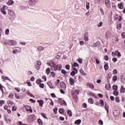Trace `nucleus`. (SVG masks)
I'll return each mask as SVG.
<instances>
[{
    "mask_svg": "<svg viewBox=\"0 0 125 125\" xmlns=\"http://www.w3.org/2000/svg\"><path fill=\"white\" fill-rule=\"evenodd\" d=\"M60 86L62 89H65V88H66V84H65V83L63 82H61Z\"/></svg>",
    "mask_w": 125,
    "mask_h": 125,
    "instance_id": "f257e3e1",
    "label": "nucleus"
},
{
    "mask_svg": "<svg viewBox=\"0 0 125 125\" xmlns=\"http://www.w3.org/2000/svg\"><path fill=\"white\" fill-rule=\"evenodd\" d=\"M9 42H10V45H16L17 42L15 40H9Z\"/></svg>",
    "mask_w": 125,
    "mask_h": 125,
    "instance_id": "f03ea898",
    "label": "nucleus"
},
{
    "mask_svg": "<svg viewBox=\"0 0 125 125\" xmlns=\"http://www.w3.org/2000/svg\"><path fill=\"white\" fill-rule=\"evenodd\" d=\"M84 40L85 42H87L88 41V33L87 32H85L84 33Z\"/></svg>",
    "mask_w": 125,
    "mask_h": 125,
    "instance_id": "7ed1b4c3",
    "label": "nucleus"
},
{
    "mask_svg": "<svg viewBox=\"0 0 125 125\" xmlns=\"http://www.w3.org/2000/svg\"><path fill=\"white\" fill-rule=\"evenodd\" d=\"M113 115L114 116H116V117H118V116H119V115H120V111L117 110H114L113 111Z\"/></svg>",
    "mask_w": 125,
    "mask_h": 125,
    "instance_id": "20e7f679",
    "label": "nucleus"
},
{
    "mask_svg": "<svg viewBox=\"0 0 125 125\" xmlns=\"http://www.w3.org/2000/svg\"><path fill=\"white\" fill-rule=\"evenodd\" d=\"M38 0H30L29 1V4L30 5H33V4H35L36 2H37Z\"/></svg>",
    "mask_w": 125,
    "mask_h": 125,
    "instance_id": "39448f33",
    "label": "nucleus"
},
{
    "mask_svg": "<svg viewBox=\"0 0 125 125\" xmlns=\"http://www.w3.org/2000/svg\"><path fill=\"white\" fill-rule=\"evenodd\" d=\"M101 44V43H100V42H97L93 44V46L94 47H97L98 46H100Z\"/></svg>",
    "mask_w": 125,
    "mask_h": 125,
    "instance_id": "423d86ee",
    "label": "nucleus"
},
{
    "mask_svg": "<svg viewBox=\"0 0 125 125\" xmlns=\"http://www.w3.org/2000/svg\"><path fill=\"white\" fill-rule=\"evenodd\" d=\"M121 81L123 83H125V74H123L121 77Z\"/></svg>",
    "mask_w": 125,
    "mask_h": 125,
    "instance_id": "0eeeda50",
    "label": "nucleus"
},
{
    "mask_svg": "<svg viewBox=\"0 0 125 125\" xmlns=\"http://www.w3.org/2000/svg\"><path fill=\"white\" fill-rule=\"evenodd\" d=\"M55 68L58 71H61V69H62V65L59 64V65H56L55 67Z\"/></svg>",
    "mask_w": 125,
    "mask_h": 125,
    "instance_id": "6e6552de",
    "label": "nucleus"
},
{
    "mask_svg": "<svg viewBox=\"0 0 125 125\" xmlns=\"http://www.w3.org/2000/svg\"><path fill=\"white\" fill-rule=\"evenodd\" d=\"M4 8H5V7H4V6H3L2 8H1L0 10H1V12L4 14V15H6V12L5 11V10H4Z\"/></svg>",
    "mask_w": 125,
    "mask_h": 125,
    "instance_id": "1a4fd4ad",
    "label": "nucleus"
},
{
    "mask_svg": "<svg viewBox=\"0 0 125 125\" xmlns=\"http://www.w3.org/2000/svg\"><path fill=\"white\" fill-rule=\"evenodd\" d=\"M69 83L71 85H73L75 83V80L72 77H70L69 79Z\"/></svg>",
    "mask_w": 125,
    "mask_h": 125,
    "instance_id": "9d476101",
    "label": "nucleus"
},
{
    "mask_svg": "<svg viewBox=\"0 0 125 125\" xmlns=\"http://www.w3.org/2000/svg\"><path fill=\"white\" fill-rule=\"evenodd\" d=\"M104 108L105 109L107 114H109V104H106L104 106Z\"/></svg>",
    "mask_w": 125,
    "mask_h": 125,
    "instance_id": "9b49d317",
    "label": "nucleus"
},
{
    "mask_svg": "<svg viewBox=\"0 0 125 125\" xmlns=\"http://www.w3.org/2000/svg\"><path fill=\"white\" fill-rule=\"evenodd\" d=\"M105 4H106L107 6H110L111 5V1L109 0H105L104 1Z\"/></svg>",
    "mask_w": 125,
    "mask_h": 125,
    "instance_id": "f8f14e48",
    "label": "nucleus"
},
{
    "mask_svg": "<svg viewBox=\"0 0 125 125\" xmlns=\"http://www.w3.org/2000/svg\"><path fill=\"white\" fill-rule=\"evenodd\" d=\"M88 101L90 104H93V103H94V101H93V99H92V98H89Z\"/></svg>",
    "mask_w": 125,
    "mask_h": 125,
    "instance_id": "ddd939ff",
    "label": "nucleus"
},
{
    "mask_svg": "<svg viewBox=\"0 0 125 125\" xmlns=\"http://www.w3.org/2000/svg\"><path fill=\"white\" fill-rule=\"evenodd\" d=\"M105 88L106 90H109V89L111 88V85H110V84H106L105 85Z\"/></svg>",
    "mask_w": 125,
    "mask_h": 125,
    "instance_id": "4468645a",
    "label": "nucleus"
},
{
    "mask_svg": "<svg viewBox=\"0 0 125 125\" xmlns=\"http://www.w3.org/2000/svg\"><path fill=\"white\" fill-rule=\"evenodd\" d=\"M106 39H109L111 37V33L109 32H107L105 34Z\"/></svg>",
    "mask_w": 125,
    "mask_h": 125,
    "instance_id": "2eb2a0df",
    "label": "nucleus"
},
{
    "mask_svg": "<svg viewBox=\"0 0 125 125\" xmlns=\"http://www.w3.org/2000/svg\"><path fill=\"white\" fill-rule=\"evenodd\" d=\"M37 102H39L41 107H42V105H43V101L42 100H38Z\"/></svg>",
    "mask_w": 125,
    "mask_h": 125,
    "instance_id": "dca6fc26",
    "label": "nucleus"
},
{
    "mask_svg": "<svg viewBox=\"0 0 125 125\" xmlns=\"http://www.w3.org/2000/svg\"><path fill=\"white\" fill-rule=\"evenodd\" d=\"M37 49L38 51L42 52L44 49V48H43L42 46H39L38 48H37Z\"/></svg>",
    "mask_w": 125,
    "mask_h": 125,
    "instance_id": "f3484780",
    "label": "nucleus"
},
{
    "mask_svg": "<svg viewBox=\"0 0 125 125\" xmlns=\"http://www.w3.org/2000/svg\"><path fill=\"white\" fill-rule=\"evenodd\" d=\"M118 5L119 8H120V9H123L124 8V4L122 3V2H121L120 4H118Z\"/></svg>",
    "mask_w": 125,
    "mask_h": 125,
    "instance_id": "a211bd4d",
    "label": "nucleus"
},
{
    "mask_svg": "<svg viewBox=\"0 0 125 125\" xmlns=\"http://www.w3.org/2000/svg\"><path fill=\"white\" fill-rule=\"evenodd\" d=\"M8 14L11 16H13V15L14 14V12H13V11L11 10H8Z\"/></svg>",
    "mask_w": 125,
    "mask_h": 125,
    "instance_id": "6ab92c4d",
    "label": "nucleus"
},
{
    "mask_svg": "<svg viewBox=\"0 0 125 125\" xmlns=\"http://www.w3.org/2000/svg\"><path fill=\"white\" fill-rule=\"evenodd\" d=\"M61 105L67 106V103L65 101L63 100L61 102Z\"/></svg>",
    "mask_w": 125,
    "mask_h": 125,
    "instance_id": "aec40b11",
    "label": "nucleus"
},
{
    "mask_svg": "<svg viewBox=\"0 0 125 125\" xmlns=\"http://www.w3.org/2000/svg\"><path fill=\"white\" fill-rule=\"evenodd\" d=\"M109 63H107L104 65V69L105 71H108L109 70V66H108Z\"/></svg>",
    "mask_w": 125,
    "mask_h": 125,
    "instance_id": "412c9836",
    "label": "nucleus"
},
{
    "mask_svg": "<svg viewBox=\"0 0 125 125\" xmlns=\"http://www.w3.org/2000/svg\"><path fill=\"white\" fill-rule=\"evenodd\" d=\"M112 88L114 91H117L118 90V86L117 85H114Z\"/></svg>",
    "mask_w": 125,
    "mask_h": 125,
    "instance_id": "4be33fe9",
    "label": "nucleus"
},
{
    "mask_svg": "<svg viewBox=\"0 0 125 125\" xmlns=\"http://www.w3.org/2000/svg\"><path fill=\"white\" fill-rule=\"evenodd\" d=\"M80 74L83 76H86V73H84V71L83 69L80 70Z\"/></svg>",
    "mask_w": 125,
    "mask_h": 125,
    "instance_id": "5701e85b",
    "label": "nucleus"
},
{
    "mask_svg": "<svg viewBox=\"0 0 125 125\" xmlns=\"http://www.w3.org/2000/svg\"><path fill=\"white\" fill-rule=\"evenodd\" d=\"M81 123H82V120H81L80 119L76 120L75 122V125H80Z\"/></svg>",
    "mask_w": 125,
    "mask_h": 125,
    "instance_id": "b1692460",
    "label": "nucleus"
},
{
    "mask_svg": "<svg viewBox=\"0 0 125 125\" xmlns=\"http://www.w3.org/2000/svg\"><path fill=\"white\" fill-rule=\"evenodd\" d=\"M117 54H118V51H116L115 52H112V55L113 57H115L116 55H117Z\"/></svg>",
    "mask_w": 125,
    "mask_h": 125,
    "instance_id": "393cba45",
    "label": "nucleus"
},
{
    "mask_svg": "<svg viewBox=\"0 0 125 125\" xmlns=\"http://www.w3.org/2000/svg\"><path fill=\"white\" fill-rule=\"evenodd\" d=\"M117 28L118 29V30H121V29H122V24L121 23L117 24Z\"/></svg>",
    "mask_w": 125,
    "mask_h": 125,
    "instance_id": "a878e982",
    "label": "nucleus"
},
{
    "mask_svg": "<svg viewBox=\"0 0 125 125\" xmlns=\"http://www.w3.org/2000/svg\"><path fill=\"white\" fill-rule=\"evenodd\" d=\"M118 78L116 76H114L112 78V80L114 82V83H115L116 82V81H117Z\"/></svg>",
    "mask_w": 125,
    "mask_h": 125,
    "instance_id": "bb28decb",
    "label": "nucleus"
},
{
    "mask_svg": "<svg viewBox=\"0 0 125 125\" xmlns=\"http://www.w3.org/2000/svg\"><path fill=\"white\" fill-rule=\"evenodd\" d=\"M67 114L69 117H72V111L71 110H67Z\"/></svg>",
    "mask_w": 125,
    "mask_h": 125,
    "instance_id": "cd10ccee",
    "label": "nucleus"
},
{
    "mask_svg": "<svg viewBox=\"0 0 125 125\" xmlns=\"http://www.w3.org/2000/svg\"><path fill=\"white\" fill-rule=\"evenodd\" d=\"M3 86L0 83V90H1L2 93H3Z\"/></svg>",
    "mask_w": 125,
    "mask_h": 125,
    "instance_id": "c85d7f7f",
    "label": "nucleus"
},
{
    "mask_svg": "<svg viewBox=\"0 0 125 125\" xmlns=\"http://www.w3.org/2000/svg\"><path fill=\"white\" fill-rule=\"evenodd\" d=\"M89 2H87L86 3V9L88 10L89 9Z\"/></svg>",
    "mask_w": 125,
    "mask_h": 125,
    "instance_id": "c756f323",
    "label": "nucleus"
},
{
    "mask_svg": "<svg viewBox=\"0 0 125 125\" xmlns=\"http://www.w3.org/2000/svg\"><path fill=\"white\" fill-rule=\"evenodd\" d=\"M100 103H101V106H104V101H103V100H100Z\"/></svg>",
    "mask_w": 125,
    "mask_h": 125,
    "instance_id": "7c9ffc66",
    "label": "nucleus"
},
{
    "mask_svg": "<svg viewBox=\"0 0 125 125\" xmlns=\"http://www.w3.org/2000/svg\"><path fill=\"white\" fill-rule=\"evenodd\" d=\"M39 86L41 88H43L44 87V84L41 83L39 84Z\"/></svg>",
    "mask_w": 125,
    "mask_h": 125,
    "instance_id": "2f4dec72",
    "label": "nucleus"
},
{
    "mask_svg": "<svg viewBox=\"0 0 125 125\" xmlns=\"http://www.w3.org/2000/svg\"><path fill=\"white\" fill-rule=\"evenodd\" d=\"M36 63L38 67H40L42 65V62L40 61H36Z\"/></svg>",
    "mask_w": 125,
    "mask_h": 125,
    "instance_id": "473e14b6",
    "label": "nucleus"
},
{
    "mask_svg": "<svg viewBox=\"0 0 125 125\" xmlns=\"http://www.w3.org/2000/svg\"><path fill=\"white\" fill-rule=\"evenodd\" d=\"M49 73H50V69L49 68L46 69V74H47V75H49Z\"/></svg>",
    "mask_w": 125,
    "mask_h": 125,
    "instance_id": "72a5a7b5",
    "label": "nucleus"
},
{
    "mask_svg": "<svg viewBox=\"0 0 125 125\" xmlns=\"http://www.w3.org/2000/svg\"><path fill=\"white\" fill-rule=\"evenodd\" d=\"M38 124H39V125H42V120H41L40 119H38Z\"/></svg>",
    "mask_w": 125,
    "mask_h": 125,
    "instance_id": "f704fd0d",
    "label": "nucleus"
},
{
    "mask_svg": "<svg viewBox=\"0 0 125 125\" xmlns=\"http://www.w3.org/2000/svg\"><path fill=\"white\" fill-rule=\"evenodd\" d=\"M78 62L80 63V64H83V59H81V58H79L78 59Z\"/></svg>",
    "mask_w": 125,
    "mask_h": 125,
    "instance_id": "c9c22d12",
    "label": "nucleus"
},
{
    "mask_svg": "<svg viewBox=\"0 0 125 125\" xmlns=\"http://www.w3.org/2000/svg\"><path fill=\"white\" fill-rule=\"evenodd\" d=\"M57 110H58V108H57V107H55V108H54L53 111L55 114H57Z\"/></svg>",
    "mask_w": 125,
    "mask_h": 125,
    "instance_id": "e433bc0d",
    "label": "nucleus"
},
{
    "mask_svg": "<svg viewBox=\"0 0 125 125\" xmlns=\"http://www.w3.org/2000/svg\"><path fill=\"white\" fill-rule=\"evenodd\" d=\"M100 11L103 15H104V11H103V9L102 7L100 8Z\"/></svg>",
    "mask_w": 125,
    "mask_h": 125,
    "instance_id": "4c0bfd02",
    "label": "nucleus"
},
{
    "mask_svg": "<svg viewBox=\"0 0 125 125\" xmlns=\"http://www.w3.org/2000/svg\"><path fill=\"white\" fill-rule=\"evenodd\" d=\"M103 25V22L101 21L98 24V27H101Z\"/></svg>",
    "mask_w": 125,
    "mask_h": 125,
    "instance_id": "58836bf2",
    "label": "nucleus"
},
{
    "mask_svg": "<svg viewBox=\"0 0 125 125\" xmlns=\"http://www.w3.org/2000/svg\"><path fill=\"white\" fill-rule=\"evenodd\" d=\"M41 115H42V117H43L45 119H47V117H46V115H45V114L42 113H41Z\"/></svg>",
    "mask_w": 125,
    "mask_h": 125,
    "instance_id": "ea45409f",
    "label": "nucleus"
},
{
    "mask_svg": "<svg viewBox=\"0 0 125 125\" xmlns=\"http://www.w3.org/2000/svg\"><path fill=\"white\" fill-rule=\"evenodd\" d=\"M71 76H73V77H74V76L75 75H76V72H75V71H72L70 73Z\"/></svg>",
    "mask_w": 125,
    "mask_h": 125,
    "instance_id": "a19ab883",
    "label": "nucleus"
},
{
    "mask_svg": "<svg viewBox=\"0 0 125 125\" xmlns=\"http://www.w3.org/2000/svg\"><path fill=\"white\" fill-rule=\"evenodd\" d=\"M118 18H119V15H115L114 16V20H117V19H118Z\"/></svg>",
    "mask_w": 125,
    "mask_h": 125,
    "instance_id": "79ce46f5",
    "label": "nucleus"
},
{
    "mask_svg": "<svg viewBox=\"0 0 125 125\" xmlns=\"http://www.w3.org/2000/svg\"><path fill=\"white\" fill-rule=\"evenodd\" d=\"M3 104H4V101H0V106H2Z\"/></svg>",
    "mask_w": 125,
    "mask_h": 125,
    "instance_id": "37998d69",
    "label": "nucleus"
},
{
    "mask_svg": "<svg viewBox=\"0 0 125 125\" xmlns=\"http://www.w3.org/2000/svg\"><path fill=\"white\" fill-rule=\"evenodd\" d=\"M88 85H89L90 88H94V86L93 85V84L90 83V84H89Z\"/></svg>",
    "mask_w": 125,
    "mask_h": 125,
    "instance_id": "c03bdc74",
    "label": "nucleus"
},
{
    "mask_svg": "<svg viewBox=\"0 0 125 125\" xmlns=\"http://www.w3.org/2000/svg\"><path fill=\"white\" fill-rule=\"evenodd\" d=\"M65 68L66 69V70H70V65L69 64L66 65Z\"/></svg>",
    "mask_w": 125,
    "mask_h": 125,
    "instance_id": "a18cd8bd",
    "label": "nucleus"
},
{
    "mask_svg": "<svg viewBox=\"0 0 125 125\" xmlns=\"http://www.w3.org/2000/svg\"><path fill=\"white\" fill-rule=\"evenodd\" d=\"M62 73L63 75H66V74H67V72H66L65 70L62 69Z\"/></svg>",
    "mask_w": 125,
    "mask_h": 125,
    "instance_id": "49530a36",
    "label": "nucleus"
},
{
    "mask_svg": "<svg viewBox=\"0 0 125 125\" xmlns=\"http://www.w3.org/2000/svg\"><path fill=\"white\" fill-rule=\"evenodd\" d=\"M114 75H117L118 74V71L116 69H114L113 71Z\"/></svg>",
    "mask_w": 125,
    "mask_h": 125,
    "instance_id": "de8ad7c7",
    "label": "nucleus"
},
{
    "mask_svg": "<svg viewBox=\"0 0 125 125\" xmlns=\"http://www.w3.org/2000/svg\"><path fill=\"white\" fill-rule=\"evenodd\" d=\"M57 83H56V85H57V86H58V85H59V83H60V80L58 79L57 80Z\"/></svg>",
    "mask_w": 125,
    "mask_h": 125,
    "instance_id": "09e8293b",
    "label": "nucleus"
},
{
    "mask_svg": "<svg viewBox=\"0 0 125 125\" xmlns=\"http://www.w3.org/2000/svg\"><path fill=\"white\" fill-rule=\"evenodd\" d=\"M59 113L60 114H63V113H64V111H63V109L62 108H60L59 109Z\"/></svg>",
    "mask_w": 125,
    "mask_h": 125,
    "instance_id": "8fccbe9b",
    "label": "nucleus"
},
{
    "mask_svg": "<svg viewBox=\"0 0 125 125\" xmlns=\"http://www.w3.org/2000/svg\"><path fill=\"white\" fill-rule=\"evenodd\" d=\"M51 75L52 77H53V78H54V77H55V73L54 72H51Z\"/></svg>",
    "mask_w": 125,
    "mask_h": 125,
    "instance_id": "3c124183",
    "label": "nucleus"
},
{
    "mask_svg": "<svg viewBox=\"0 0 125 125\" xmlns=\"http://www.w3.org/2000/svg\"><path fill=\"white\" fill-rule=\"evenodd\" d=\"M104 60H106V61L109 60V57L108 56L106 55L104 57Z\"/></svg>",
    "mask_w": 125,
    "mask_h": 125,
    "instance_id": "603ef678",
    "label": "nucleus"
},
{
    "mask_svg": "<svg viewBox=\"0 0 125 125\" xmlns=\"http://www.w3.org/2000/svg\"><path fill=\"white\" fill-rule=\"evenodd\" d=\"M14 96V94L13 93H11V94H9V97L10 98H12Z\"/></svg>",
    "mask_w": 125,
    "mask_h": 125,
    "instance_id": "864d4df0",
    "label": "nucleus"
},
{
    "mask_svg": "<svg viewBox=\"0 0 125 125\" xmlns=\"http://www.w3.org/2000/svg\"><path fill=\"white\" fill-rule=\"evenodd\" d=\"M114 95H116V96H117V95H119V92H118L117 91H114Z\"/></svg>",
    "mask_w": 125,
    "mask_h": 125,
    "instance_id": "5fc2aeb1",
    "label": "nucleus"
},
{
    "mask_svg": "<svg viewBox=\"0 0 125 125\" xmlns=\"http://www.w3.org/2000/svg\"><path fill=\"white\" fill-rule=\"evenodd\" d=\"M5 120L8 122L9 124H10L11 123V120L9 119L6 118Z\"/></svg>",
    "mask_w": 125,
    "mask_h": 125,
    "instance_id": "6e6d98bb",
    "label": "nucleus"
},
{
    "mask_svg": "<svg viewBox=\"0 0 125 125\" xmlns=\"http://www.w3.org/2000/svg\"><path fill=\"white\" fill-rule=\"evenodd\" d=\"M80 45H83V44H84V42L83 41H81L80 42Z\"/></svg>",
    "mask_w": 125,
    "mask_h": 125,
    "instance_id": "4d7b16f0",
    "label": "nucleus"
},
{
    "mask_svg": "<svg viewBox=\"0 0 125 125\" xmlns=\"http://www.w3.org/2000/svg\"><path fill=\"white\" fill-rule=\"evenodd\" d=\"M112 61H113V62H117V61H118V59L116 58H113L112 59Z\"/></svg>",
    "mask_w": 125,
    "mask_h": 125,
    "instance_id": "13d9d810",
    "label": "nucleus"
},
{
    "mask_svg": "<svg viewBox=\"0 0 125 125\" xmlns=\"http://www.w3.org/2000/svg\"><path fill=\"white\" fill-rule=\"evenodd\" d=\"M99 125H103V121L101 120H100L99 121Z\"/></svg>",
    "mask_w": 125,
    "mask_h": 125,
    "instance_id": "bf43d9fd",
    "label": "nucleus"
},
{
    "mask_svg": "<svg viewBox=\"0 0 125 125\" xmlns=\"http://www.w3.org/2000/svg\"><path fill=\"white\" fill-rule=\"evenodd\" d=\"M117 55L118 57H121V56H122V55H121V53H120V52H119V51H118Z\"/></svg>",
    "mask_w": 125,
    "mask_h": 125,
    "instance_id": "052dcab7",
    "label": "nucleus"
},
{
    "mask_svg": "<svg viewBox=\"0 0 125 125\" xmlns=\"http://www.w3.org/2000/svg\"><path fill=\"white\" fill-rule=\"evenodd\" d=\"M51 96H52V97H53V98H55V97H56V95H55V94L54 93H51Z\"/></svg>",
    "mask_w": 125,
    "mask_h": 125,
    "instance_id": "680f3d73",
    "label": "nucleus"
},
{
    "mask_svg": "<svg viewBox=\"0 0 125 125\" xmlns=\"http://www.w3.org/2000/svg\"><path fill=\"white\" fill-rule=\"evenodd\" d=\"M115 101L117 102H120V99L119 98V97H116L115 98Z\"/></svg>",
    "mask_w": 125,
    "mask_h": 125,
    "instance_id": "e2e57ef3",
    "label": "nucleus"
},
{
    "mask_svg": "<svg viewBox=\"0 0 125 125\" xmlns=\"http://www.w3.org/2000/svg\"><path fill=\"white\" fill-rule=\"evenodd\" d=\"M59 119L60 120V121H64V120H65V118H64V117H60Z\"/></svg>",
    "mask_w": 125,
    "mask_h": 125,
    "instance_id": "0e129e2a",
    "label": "nucleus"
},
{
    "mask_svg": "<svg viewBox=\"0 0 125 125\" xmlns=\"http://www.w3.org/2000/svg\"><path fill=\"white\" fill-rule=\"evenodd\" d=\"M17 109V107L16 106H13L12 107V111H15Z\"/></svg>",
    "mask_w": 125,
    "mask_h": 125,
    "instance_id": "69168bd1",
    "label": "nucleus"
},
{
    "mask_svg": "<svg viewBox=\"0 0 125 125\" xmlns=\"http://www.w3.org/2000/svg\"><path fill=\"white\" fill-rule=\"evenodd\" d=\"M122 38H124V39H125V32H122Z\"/></svg>",
    "mask_w": 125,
    "mask_h": 125,
    "instance_id": "338daca9",
    "label": "nucleus"
},
{
    "mask_svg": "<svg viewBox=\"0 0 125 125\" xmlns=\"http://www.w3.org/2000/svg\"><path fill=\"white\" fill-rule=\"evenodd\" d=\"M83 108H87V106L86 105V103L83 104Z\"/></svg>",
    "mask_w": 125,
    "mask_h": 125,
    "instance_id": "774afa93",
    "label": "nucleus"
}]
</instances>
